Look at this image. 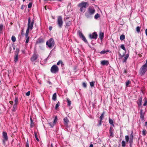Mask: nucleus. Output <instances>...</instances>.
Listing matches in <instances>:
<instances>
[{
	"label": "nucleus",
	"instance_id": "f257e3e1",
	"mask_svg": "<svg viewBox=\"0 0 147 147\" xmlns=\"http://www.w3.org/2000/svg\"><path fill=\"white\" fill-rule=\"evenodd\" d=\"M95 11V9L94 8L89 7L88 11L85 13V16L88 18H91V16L94 13Z\"/></svg>",
	"mask_w": 147,
	"mask_h": 147
},
{
	"label": "nucleus",
	"instance_id": "f03ea898",
	"mask_svg": "<svg viewBox=\"0 0 147 147\" xmlns=\"http://www.w3.org/2000/svg\"><path fill=\"white\" fill-rule=\"evenodd\" d=\"M34 23V20H32L31 21L30 18L29 17L28 23V27L26 30L29 31L30 30H32L33 28Z\"/></svg>",
	"mask_w": 147,
	"mask_h": 147
},
{
	"label": "nucleus",
	"instance_id": "7ed1b4c3",
	"mask_svg": "<svg viewBox=\"0 0 147 147\" xmlns=\"http://www.w3.org/2000/svg\"><path fill=\"white\" fill-rule=\"evenodd\" d=\"M47 45L49 48H51L53 47L55 44V42L53 38H50L48 41H47L46 43Z\"/></svg>",
	"mask_w": 147,
	"mask_h": 147
},
{
	"label": "nucleus",
	"instance_id": "20e7f679",
	"mask_svg": "<svg viewBox=\"0 0 147 147\" xmlns=\"http://www.w3.org/2000/svg\"><path fill=\"white\" fill-rule=\"evenodd\" d=\"M147 70V66L143 65L140 68L139 71L140 75H143Z\"/></svg>",
	"mask_w": 147,
	"mask_h": 147
},
{
	"label": "nucleus",
	"instance_id": "39448f33",
	"mask_svg": "<svg viewBox=\"0 0 147 147\" xmlns=\"http://www.w3.org/2000/svg\"><path fill=\"white\" fill-rule=\"evenodd\" d=\"M133 135L132 133L131 134L129 138V136H125V140L127 142H129L130 143V146H131V144L133 142Z\"/></svg>",
	"mask_w": 147,
	"mask_h": 147
},
{
	"label": "nucleus",
	"instance_id": "423d86ee",
	"mask_svg": "<svg viewBox=\"0 0 147 147\" xmlns=\"http://www.w3.org/2000/svg\"><path fill=\"white\" fill-rule=\"evenodd\" d=\"M57 23L59 26L60 28L62 27L63 22L62 20V18L61 16H59L58 17L57 20Z\"/></svg>",
	"mask_w": 147,
	"mask_h": 147
},
{
	"label": "nucleus",
	"instance_id": "0eeeda50",
	"mask_svg": "<svg viewBox=\"0 0 147 147\" xmlns=\"http://www.w3.org/2000/svg\"><path fill=\"white\" fill-rule=\"evenodd\" d=\"M59 71V68L56 65L52 66L51 69V71L53 73H56Z\"/></svg>",
	"mask_w": 147,
	"mask_h": 147
},
{
	"label": "nucleus",
	"instance_id": "6e6552de",
	"mask_svg": "<svg viewBox=\"0 0 147 147\" xmlns=\"http://www.w3.org/2000/svg\"><path fill=\"white\" fill-rule=\"evenodd\" d=\"M89 5L88 3L87 2H82L79 3L78 6L80 7H82L83 8H86L88 7Z\"/></svg>",
	"mask_w": 147,
	"mask_h": 147
},
{
	"label": "nucleus",
	"instance_id": "1a4fd4ad",
	"mask_svg": "<svg viewBox=\"0 0 147 147\" xmlns=\"http://www.w3.org/2000/svg\"><path fill=\"white\" fill-rule=\"evenodd\" d=\"M71 18L70 17L67 18L66 19H65V22L66 23L65 27L67 28L71 24Z\"/></svg>",
	"mask_w": 147,
	"mask_h": 147
},
{
	"label": "nucleus",
	"instance_id": "9d476101",
	"mask_svg": "<svg viewBox=\"0 0 147 147\" xmlns=\"http://www.w3.org/2000/svg\"><path fill=\"white\" fill-rule=\"evenodd\" d=\"M2 137L3 138V142L5 143L6 141L8 140V137L7 136V133L6 131H3L2 133Z\"/></svg>",
	"mask_w": 147,
	"mask_h": 147
},
{
	"label": "nucleus",
	"instance_id": "9b49d317",
	"mask_svg": "<svg viewBox=\"0 0 147 147\" xmlns=\"http://www.w3.org/2000/svg\"><path fill=\"white\" fill-rule=\"evenodd\" d=\"M57 117H56L53 122H51L49 123V126H50L51 127H53L56 124L57 121Z\"/></svg>",
	"mask_w": 147,
	"mask_h": 147
},
{
	"label": "nucleus",
	"instance_id": "f8f14e48",
	"mask_svg": "<svg viewBox=\"0 0 147 147\" xmlns=\"http://www.w3.org/2000/svg\"><path fill=\"white\" fill-rule=\"evenodd\" d=\"M98 35L96 32H94L92 34H89V36L91 39H96Z\"/></svg>",
	"mask_w": 147,
	"mask_h": 147
},
{
	"label": "nucleus",
	"instance_id": "ddd939ff",
	"mask_svg": "<svg viewBox=\"0 0 147 147\" xmlns=\"http://www.w3.org/2000/svg\"><path fill=\"white\" fill-rule=\"evenodd\" d=\"M78 34L80 37L86 43H87V40L85 37L83 35L82 33L80 31H79L78 32Z\"/></svg>",
	"mask_w": 147,
	"mask_h": 147
},
{
	"label": "nucleus",
	"instance_id": "4468645a",
	"mask_svg": "<svg viewBox=\"0 0 147 147\" xmlns=\"http://www.w3.org/2000/svg\"><path fill=\"white\" fill-rule=\"evenodd\" d=\"M38 55L36 54L35 53L31 57L30 60L32 62H34L36 61L38 58Z\"/></svg>",
	"mask_w": 147,
	"mask_h": 147
},
{
	"label": "nucleus",
	"instance_id": "2eb2a0df",
	"mask_svg": "<svg viewBox=\"0 0 147 147\" xmlns=\"http://www.w3.org/2000/svg\"><path fill=\"white\" fill-rule=\"evenodd\" d=\"M114 130L113 129V127H110L109 129V136L111 138H113L114 136Z\"/></svg>",
	"mask_w": 147,
	"mask_h": 147
},
{
	"label": "nucleus",
	"instance_id": "dca6fc26",
	"mask_svg": "<svg viewBox=\"0 0 147 147\" xmlns=\"http://www.w3.org/2000/svg\"><path fill=\"white\" fill-rule=\"evenodd\" d=\"M109 64L108 61L106 60L102 61L101 62V64L102 65H108Z\"/></svg>",
	"mask_w": 147,
	"mask_h": 147
},
{
	"label": "nucleus",
	"instance_id": "f3484780",
	"mask_svg": "<svg viewBox=\"0 0 147 147\" xmlns=\"http://www.w3.org/2000/svg\"><path fill=\"white\" fill-rule=\"evenodd\" d=\"M45 42L44 40L42 38H39L37 41V43H42Z\"/></svg>",
	"mask_w": 147,
	"mask_h": 147
},
{
	"label": "nucleus",
	"instance_id": "a211bd4d",
	"mask_svg": "<svg viewBox=\"0 0 147 147\" xmlns=\"http://www.w3.org/2000/svg\"><path fill=\"white\" fill-rule=\"evenodd\" d=\"M17 105L18 104H14L13 106L12 109V110L13 111L15 112L16 111V109H17Z\"/></svg>",
	"mask_w": 147,
	"mask_h": 147
},
{
	"label": "nucleus",
	"instance_id": "6ab92c4d",
	"mask_svg": "<svg viewBox=\"0 0 147 147\" xmlns=\"http://www.w3.org/2000/svg\"><path fill=\"white\" fill-rule=\"evenodd\" d=\"M142 98L140 97L138 99L139 102H137V103L139 106H140L142 105Z\"/></svg>",
	"mask_w": 147,
	"mask_h": 147
},
{
	"label": "nucleus",
	"instance_id": "aec40b11",
	"mask_svg": "<svg viewBox=\"0 0 147 147\" xmlns=\"http://www.w3.org/2000/svg\"><path fill=\"white\" fill-rule=\"evenodd\" d=\"M60 64H61V67H63L64 66L63 63L61 60H59L57 63V65H58Z\"/></svg>",
	"mask_w": 147,
	"mask_h": 147
},
{
	"label": "nucleus",
	"instance_id": "412c9836",
	"mask_svg": "<svg viewBox=\"0 0 147 147\" xmlns=\"http://www.w3.org/2000/svg\"><path fill=\"white\" fill-rule=\"evenodd\" d=\"M52 100L53 101H55L57 100V94L56 93H55L53 94V95Z\"/></svg>",
	"mask_w": 147,
	"mask_h": 147
},
{
	"label": "nucleus",
	"instance_id": "4be33fe9",
	"mask_svg": "<svg viewBox=\"0 0 147 147\" xmlns=\"http://www.w3.org/2000/svg\"><path fill=\"white\" fill-rule=\"evenodd\" d=\"M140 117L141 119H143L144 118V113L143 112L142 110L141 109L140 111Z\"/></svg>",
	"mask_w": 147,
	"mask_h": 147
},
{
	"label": "nucleus",
	"instance_id": "5701e85b",
	"mask_svg": "<svg viewBox=\"0 0 147 147\" xmlns=\"http://www.w3.org/2000/svg\"><path fill=\"white\" fill-rule=\"evenodd\" d=\"M69 122V121L67 118L66 117L65 118V127H67L68 123Z\"/></svg>",
	"mask_w": 147,
	"mask_h": 147
},
{
	"label": "nucleus",
	"instance_id": "b1692460",
	"mask_svg": "<svg viewBox=\"0 0 147 147\" xmlns=\"http://www.w3.org/2000/svg\"><path fill=\"white\" fill-rule=\"evenodd\" d=\"M104 33L103 32H100L99 34V37L101 40L103 39L104 37Z\"/></svg>",
	"mask_w": 147,
	"mask_h": 147
},
{
	"label": "nucleus",
	"instance_id": "393cba45",
	"mask_svg": "<svg viewBox=\"0 0 147 147\" xmlns=\"http://www.w3.org/2000/svg\"><path fill=\"white\" fill-rule=\"evenodd\" d=\"M30 127H32L34 126V123L32 118H30Z\"/></svg>",
	"mask_w": 147,
	"mask_h": 147
},
{
	"label": "nucleus",
	"instance_id": "a878e982",
	"mask_svg": "<svg viewBox=\"0 0 147 147\" xmlns=\"http://www.w3.org/2000/svg\"><path fill=\"white\" fill-rule=\"evenodd\" d=\"M18 55H15L14 57V61L15 62H16L17 61H18Z\"/></svg>",
	"mask_w": 147,
	"mask_h": 147
},
{
	"label": "nucleus",
	"instance_id": "bb28decb",
	"mask_svg": "<svg viewBox=\"0 0 147 147\" xmlns=\"http://www.w3.org/2000/svg\"><path fill=\"white\" fill-rule=\"evenodd\" d=\"M67 105L70 106L71 104V102L68 98H67Z\"/></svg>",
	"mask_w": 147,
	"mask_h": 147
},
{
	"label": "nucleus",
	"instance_id": "cd10ccee",
	"mask_svg": "<svg viewBox=\"0 0 147 147\" xmlns=\"http://www.w3.org/2000/svg\"><path fill=\"white\" fill-rule=\"evenodd\" d=\"M29 32V31L26 30L25 33V38H30V36H28Z\"/></svg>",
	"mask_w": 147,
	"mask_h": 147
},
{
	"label": "nucleus",
	"instance_id": "c85d7f7f",
	"mask_svg": "<svg viewBox=\"0 0 147 147\" xmlns=\"http://www.w3.org/2000/svg\"><path fill=\"white\" fill-rule=\"evenodd\" d=\"M15 104H18V98L17 97H16L14 100Z\"/></svg>",
	"mask_w": 147,
	"mask_h": 147
},
{
	"label": "nucleus",
	"instance_id": "c756f323",
	"mask_svg": "<svg viewBox=\"0 0 147 147\" xmlns=\"http://www.w3.org/2000/svg\"><path fill=\"white\" fill-rule=\"evenodd\" d=\"M129 57L128 55H127L125 57H124V60L123 61V62H125Z\"/></svg>",
	"mask_w": 147,
	"mask_h": 147
},
{
	"label": "nucleus",
	"instance_id": "7c9ffc66",
	"mask_svg": "<svg viewBox=\"0 0 147 147\" xmlns=\"http://www.w3.org/2000/svg\"><path fill=\"white\" fill-rule=\"evenodd\" d=\"M125 142L124 140H123L121 142L122 146L123 147H125Z\"/></svg>",
	"mask_w": 147,
	"mask_h": 147
},
{
	"label": "nucleus",
	"instance_id": "2f4dec72",
	"mask_svg": "<svg viewBox=\"0 0 147 147\" xmlns=\"http://www.w3.org/2000/svg\"><path fill=\"white\" fill-rule=\"evenodd\" d=\"M109 51L108 50H107V51H106L105 50H103V51H101L100 52V54H105L107 52H108Z\"/></svg>",
	"mask_w": 147,
	"mask_h": 147
},
{
	"label": "nucleus",
	"instance_id": "473e14b6",
	"mask_svg": "<svg viewBox=\"0 0 147 147\" xmlns=\"http://www.w3.org/2000/svg\"><path fill=\"white\" fill-rule=\"evenodd\" d=\"M95 82H90V86L91 87H94Z\"/></svg>",
	"mask_w": 147,
	"mask_h": 147
},
{
	"label": "nucleus",
	"instance_id": "72a5a7b5",
	"mask_svg": "<svg viewBox=\"0 0 147 147\" xmlns=\"http://www.w3.org/2000/svg\"><path fill=\"white\" fill-rule=\"evenodd\" d=\"M104 114H105L104 112H103L102 113V114H101V116H100V118H99L100 120H102V119L104 117Z\"/></svg>",
	"mask_w": 147,
	"mask_h": 147
},
{
	"label": "nucleus",
	"instance_id": "f704fd0d",
	"mask_svg": "<svg viewBox=\"0 0 147 147\" xmlns=\"http://www.w3.org/2000/svg\"><path fill=\"white\" fill-rule=\"evenodd\" d=\"M16 39L15 37L14 36H12L11 37V40L13 42H15L16 41Z\"/></svg>",
	"mask_w": 147,
	"mask_h": 147
},
{
	"label": "nucleus",
	"instance_id": "c9c22d12",
	"mask_svg": "<svg viewBox=\"0 0 147 147\" xmlns=\"http://www.w3.org/2000/svg\"><path fill=\"white\" fill-rule=\"evenodd\" d=\"M20 50L19 48H17L16 49V51L15 52V55H18L19 53Z\"/></svg>",
	"mask_w": 147,
	"mask_h": 147
},
{
	"label": "nucleus",
	"instance_id": "e433bc0d",
	"mask_svg": "<svg viewBox=\"0 0 147 147\" xmlns=\"http://www.w3.org/2000/svg\"><path fill=\"white\" fill-rule=\"evenodd\" d=\"M109 122L110 123V124L112 125H113V126H114V124H113V121L112 119H109Z\"/></svg>",
	"mask_w": 147,
	"mask_h": 147
},
{
	"label": "nucleus",
	"instance_id": "4c0bfd02",
	"mask_svg": "<svg viewBox=\"0 0 147 147\" xmlns=\"http://www.w3.org/2000/svg\"><path fill=\"white\" fill-rule=\"evenodd\" d=\"M34 134H35V138L36 140H37V141L39 142V140L38 138L37 134L36 133V132H35L34 133Z\"/></svg>",
	"mask_w": 147,
	"mask_h": 147
},
{
	"label": "nucleus",
	"instance_id": "58836bf2",
	"mask_svg": "<svg viewBox=\"0 0 147 147\" xmlns=\"http://www.w3.org/2000/svg\"><path fill=\"white\" fill-rule=\"evenodd\" d=\"M140 27L139 26L137 27L136 28V30L138 33H139L140 31Z\"/></svg>",
	"mask_w": 147,
	"mask_h": 147
},
{
	"label": "nucleus",
	"instance_id": "ea45409f",
	"mask_svg": "<svg viewBox=\"0 0 147 147\" xmlns=\"http://www.w3.org/2000/svg\"><path fill=\"white\" fill-rule=\"evenodd\" d=\"M125 38V36L124 35L122 34L120 36V39L121 40H123Z\"/></svg>",
	"mask_w": 147,
	"mask_h": 147
},
{
	"label": "nucleus",
	"instance_id": "a19ab883",
	"mask_svg": "<svg viewBox=\"0 0 147 147\" xmlns=\"http://www.w3.org/2000/svg\"><path fill=\"white\" fill-rule=\"evenodd\" d=\"M100 17V15L98 13L96 14L94 16V18L97 19Z\"/></svg>",
	"mask_w": 147,
	"mask_h": 147
},
{
	"label": "nucleus",
	"instance_id": "79ce46f5",
	"mask_svg": "<svg viewBox=\"0 0 147 147\" xmlns=\"http://www.w3.org/2000/svg\"><path fill=\"white\" fill-rule=\"evenodd\" d=\"M131 81L129 80H128L127 82L126 83V85L127 87H128V85L130 84Z\"/></svg>",
	"mask_w": 147,
	"mask_h": 147
},
{
	"label": "nucleus",
	"instance_id": "37998d69",
	"mask_svg": "<svg viewBox=\"0 0 147 147\" xmlns=\"http://www.w3.org/2000/svg\"><path fill=\"white\" fill-rule=\"evenodd\" d=\"M60 104V102H58L57 104H56L55 105V109H57L58 107H59Z\"/></svg>",
	"mask_w": 147,
	"mask_h": 147
},
{
	"label": "nucleus",
	"instance_id": "c03bdc74",
	"mask_svg": "<svg viewBox=\"0 0 147 147\" xmlns=\"http://www.w3.org/2000/svg\"><path fill=\"white\" fill-rule=\"evenodd\" d=\"M32 3L31 2L29 3L28 5V8H30L32 7Z\"/></svg>",
	"mask_w": 147,
	"mask_h": 147
},
{
	"label": "nucleus",
	"instance_id": "a18cd8bd",
	"mask_svg": "<svg viewBox=\"0 0 147 147\" xmlns=\"http://www.w3.org/2000/svg\"><path fill=\"white\" fill-rule=\"evenodd\" d=\"M142 134L144 136H145L146 133V131L145 130H143L142 131Z\"/></svg>",
	"mask_w": 147,
	"mask_h": 147
},
{
	"label": "nucleus",
	"instance_id": "49530a36",
	"mask_svg": "<svg viewBox=\"0 0 147 147\" xmlns=\"http://www.w3.org/2000/svg\"><path fill=\"white\" fill-rule=\"evenodd\" d=\"M121 48L123 49V50L124 51H125V49L124 47V45H121Z\"/></svg>",
	"mask_w": 147,
	"mask_h": 147
},
{
	"label": "nucleus",
	"instance_id": "de8ad7c7",
	"mask_svg": "<svg viewBox=\"0 0 147 147\" xmlns=\"http://www.w3.org/2000/svg\"><path fill=\"white\" fill-rule=\"evenodd\" d=\"M83 86L84 88H86L87 87V85L85 82H83L82 83Z\"/></svg>",
	"mask_w": 147,
	"mask_h": 147
},
{
	"label": "nucleus",
	"instance_id": "09e8293b",
	"mask_svg": "<svg viewBox=\"0 0 147 147\" xmlns=\"http://www.w3.org/2000/svg\"><path fill=\"white\" fill-rule=\"evenodd\" d=\"M102 120H100L98 122V123L97 124V125L98 126H100L101 124V122Z\"/></svg>",
	"mask_w": 147,
	"mask_h": 147
},
{
	"label": "nucleus",
	"instance_id": "8fccbe9b",
	"mask_svg": "<svg viewBox=\"0 0 147 147\" xmlns=\"http://www.w3.org/2000/svg\"><path fill=\"white\" fill-rule=\"evenodd\" d=\"M30 91H28V92L26 93V96H30Z\"/></svg>",
	"mask_w": 147,
	"mask_h": 147
},
{
	"label": "nucleus",
	"instance_id": "3c124183",
	"mask_svg": "<svg viewBox=\"0 0 147 147\" xmlns=\"http://www.w3.org/2000/svg\"><path fill=\"white\" fill-rule=\"evenodd\" d=\"M147 105V100H146L144 102L143 106H146Z\"/></svg>",
	"mask_w": 147,
	"mask_h": 147
},
{
	"label": "nucleus",
	"instance_id": "603ef678",
	"mask_svg": "<svg viewBox=\"0 0 147 147\" xmlns=\"http://www.w3.org/2000/svg\"><path fill=\"white\" fill-rule=\"evenodd\" d=\"M29 38H26V43L27 44V43H28L29 41Z\"/></svg>",
	"mask_w": 147,
	"mask_h": 147
},
{
	"label": "nucleus",
	"instance_id": "864d4df0",
	"mask_svg": "<svg viewBox=\"0 0 147 147\" xmlns=\"http://www.w3.org/2000/svg\"><path fill=\"white\" fill-rule=\"evenodd\" d=\"M26 147H29V144H28V140H27V142H26Z\"/></svg>",
	"mask_w": 147,
	"mask_h": 147
},
{
	"label": "nucleus",
	"instance_id": "5fc2aeb1",
	"mask_svg": "<svg viewBox=\"0 0 147 147\" xmlns=\"http://www.w3.org/2000/svg\"><path fill=\"white\" fill-rule=\"evenodd\" d=\"M21 34L22 36H23L24 35V30L23 29H22L21 31Z\"/></svg>",
	"mask_w": 147,
	"mask_h": 147
},
{
	"label": "nucleus",
	"instance_id": "6e6d98bb",
	"mask_svg": "<svg viewBox=\"0 0 147 147\" xmlns=\"http://www.w3.org/2000/svg\"><path fill=\"white\" fill-rule=\"evenodd\" d=\"M24 5H22L21 7V9H23L24 8Z\"/></svg>",
	"mask_w": 147,
	"mask_h": 147
},
{
	"label": "nucleus",
	"instance_id": "4d7b16f0",
	"mask_svg": "<svg viewBox=\"0 0 147 147\" xmlns=\"http://www.w3.org/2000/svg\"><path fill=\"white\" fill-rule=\"evenodd\" d=\"M80 10L81 12H82L83 10V8L80 7Z\"/></svg>",
	"mask_w": 147,
	"mask_h": 147
},
{
	"label": "nucleus",
	"instance_id": "13d9d810",
	"mask_svg": "<svg viewBox=\"0 0 147 147\" xmlns=\"http://www.w3.org/2000/svg\"><path fill=\"white\" fill-rule=\"evenodd\" d=\"M9 103L11 105H12L13 103V102L12 101H9Z\"/></svg>",
	"mask_w": 147,
	"mask_h": 147
},
{
	"label": "nucleus",
	"instance_id": "bf43d9fd",
	"mask_svg": "<svg viewBox=\"0 0 147 147\" xmlns=\"http://www.w3.org/2000/svg\"><path fill=\"white\" fill-rule=\"evenodd\" d=\"M144 65L145 66H147V59L146 60V63Z\"/></svg>",
	"mask_w": 147,
	"mask_h": 147
},
{
	"label": "nucleus",
	"instance_id": "052dcab7",
	"mask_svg": "<svg viewBox=\"0 0 147 147\" xmlns=\"http://www.w3.org/2000/svg\"><path fill=\"white\" fill-rule=\"evenodd\" d=\"M47 82L48 83V84H51V82L50 81H48V82Z\"/></svg>",
	"mask_w": 147,
	"mask_h": 147
},
{
	"label": "nucleus",
	"instance_id": "680f3d73",
	"mask_svg": "<svg viewBox=\"0 0 147 147\" xmlns=\"http://www.w3.org/2000/svg\"><path fill=\"white\" fill-rule=\"evenodd\" d=\"M52 27L51 26L49 28V29L50 30H51L52 29Z\"/></svg>",
	"mask_w": 147,
	"mask_h": 147
},
{
	"label": "nucleus",
	"instance_id": "e2e57ef3",
	"mask_svg": "<svg viewBox=\"0 0 147 147\" xmlns=\"http://www.w3.org/2000/svg\"><path fill=\"white\" fill-rule=\"evenodd\" d=\"M145 33L146 35L147 36V29H146L145 30Z\"/></svg>",
	"mask_w": 147,
	"mask_h": 147
},
{
	"label": "nucleus",
	"instance_id": "0e129e2a",
	"mask_svg": "<svg viewBox=\"0 0 147 147\" xmlns=\"http://www.w3.org/2000/svg\"><path fill=\"white\" fill-rule=\"evenodd\" d=\"M51 147H54L53 146V144L52 143H51Z\"/></svg>",
	"mask_w": 147,
	"mask_h": 147
},
{
	"label": "nucleus",
	"instance_id": "69168bd1",
	"mask_svg": "<svg viewBox=\"0 0 147 147\" xmlns=\"http://www.w3.org/2000/svg\"><path fill=\"white\" fill-rule=\"evenodd\" d=\"M89 147H93V145L92 144H91L90 145Z\"/></svg>",
	"mask_w": 147,
	"mask_h": 147
},
{
	"label": "nucleus",
	"instance_id": "338daca9",
	"mask_svg": "<svg viewBox=\"0 0 147 147\" xmlns=\"http://www.w3.org/2000/svg\"><path fill=\"white\" fill-rule=\"evenodd\" d=\"M13 48L14 50L15 49V47L14 46H13Z\"/></svg>",
	"mask_w": 147,
	"mask_h": 147
},
{
	"label": "nucleus",
	"instance_id": "774afa93",
	"mask_svg": "<svg viewBox=\"0 0 147 147\" xmlns=\"http://www.w3.org/2000/svg\"><path fill=\"white\" fill-rule=\"evenodd\" d=\"M45 9L46 10H47V9L46 8V7L45 6Z\"/></svg>",
	"mask_w": 147,
	"mask_h": 147
}]
</instances>
